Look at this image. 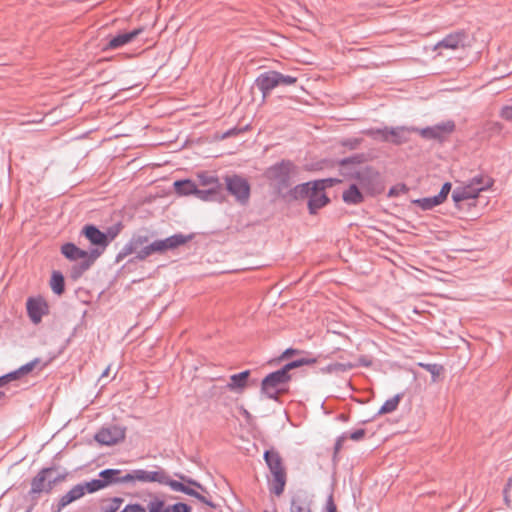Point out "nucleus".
<instances>
[{"label":"nucleus","instance_id":"26","mask_svg":"<svg viewBox=\"0 0 512 512\" xmlns=\"http://www.w3.org/2000/svg\"><path fill=\"white\" fill-rule=\"evenodd\" d=\"M342 199L346 204L358 205L364 201V194L362 189L353 183L343 192Z\"/></svg>","mask_w":512,"mask_h":512},{"label":"nucleus","instance_id":"6","mask_svg":"<svg viewBox=\"0 0 512 512\" xmlns=\"http://www.w3.org/2000/svg\"><path fill=\"white\" fill-rule=\"evenodd\" d=\"M53 468H43L31 481V489L29 494L35 495L40 493H50L54 486L63 481L64 475H57L52 477Z\"/></svg>","mask_w":512,"mask_h":512},{"label":"nucleus","instance_id":"14","mask_svg":"<svg viewBox=\"0 0 512 512\" xmlns=\"http://www.w3.org/2000/svg\"><path fill=\"white\" fill-rule=\"evenodd\" d=\"M455 129V123L451 120L446 122L438 123L434 126L425 127L422 129L418 128V133L426 139L441 140L446 135L452 133Z\"/></svg>","mask_w":512,"mask_h":512},{"label":"nucleus","instance_id":"24","mask_svg":"<svg viewBox=\"0 0 512 512\" xmlns=\"http://www.w3.org/2000/svg\"><path fill=\"white\" fill-rule=\"evenodd\" d=\"M366 157L363 153H357L349 157H345L339 161L340 170L343 175L347 176V172L356 170L362 167L361 164L365 161Z\"/></svg>","mask_w":512,"mask_h":512},{"label":"nucleus","instance_id":"32","mask_svg":"<svg viewBox=\"0 0 512 512\" xmlns=\"http://www.w3.org/2000/svg\"><path fill=\"white\" fill-rule=\"evenodd\" d=\"M50 286L52 291L56 295H62L65 290L64 276L60 271H53L50 280Z\"/></svg>","mask_w":512,"mask_h":512},{"label":"nucleus","instance_id":"18","mask_svg":"<svg viewBox=\"0 0 512 512\" xmlns=\"http://www.w3.org/2000/svg\"><path fill=\"white\" fill-rule=\"evenodd\" d=\"M417 131L418 128L413 126L390 127L388 143L397 146L408 143L410 141L411 134Z\"/></svg>","mask_w":512,"mask_h":512},{"label":"nucleus","instance_id":"58","mask_svg":"<svg viewBox=\"0 0 512 512\" xmlns=\"http://www.w3.org/2000/svg\"><path fill=\"white\" fill-rule=\"evenodd\" d=\"M295 352L296 351L294 349L288 348L283 352L282 358H287L289 355L294 354Z\"/></svg>","mask_w":512,"mask_h":512},{"label":"nucleus","instance_id":"13","mask_svg":"<svg viewBox=\"0 0 512 512\" xmlns=\"http://www.w3.org/2000/svg\"><path fill=\"white\" fill-rule=\"evenodd\" d=\"M333 179H321L317 180V182H322L320 186H317L315 191H312L310 199L308 200V209L310 214H316L317 211L328 204L329 198L325 194V189L327 187H331L333 184Z\"/></svg>","mask_w":512,"mask_h":512},{"label":"nucleus","instance_id":"22","mask_svg":"<svg viewBox=\"0 0 512 512\" xmlns=\"http://www.w3.org/2000/svg\"><path fill=\"white\" fill-rule=\"evenodd\" d=\"M141 32H142V29H134L129 32L119 33L109 40L105 49L113 50V49L123 47L124 45L133 41Z\"/></svg>","mask_w":512,"mask_h":512},{"label":"nucleus","instance_id":"50","mask_svg":"<svg viewBox=\"0 0 512 512\" xmlns=\"http://www.w3.org/2000/svg\"><path fill=\"white\" fill-rule=\"evenodd\" d=\"M191 496L198 499L199 501L205 503L206 505H208L212 508H215V505L210 500H208L205 496H203L201 493H199L195 489H194V495H191Z\"/></svg>","mask_w":512,"mask_h":512},{"label":"nucleus","instance_id":"17","mask_svg":"<svg viewBox=\"0 0 512 512\" xmlns=\"http://www.w3.org/2000/svg\"><path fill=\"white\" fill-rule=\"evenodd\" d=\"M256 87L262 92L265 97L274 88L280 86L278 81V72L271 70L268 72L261 73L255 80Z\"/></svg>","mask_w":512,"mask_h":512},{"label":"nucleus","instance_id":"51","mask_svg":"<svg viewBox=\"0 0 512 512\" xmlns=\"http://www.w3.org/2000/svg\"><path fill=\"white\" fill-rule=\"evenodd\" d=\"M501 116L506 120H512V104L502 108Z\"/></svg>","mask_w":512,"mask_h":512},{"label":"nucleus","instance_id":"29","mask_svg":"<svg viewBox=\"0 0 512 512\" xmlns=\"http://www.w3.org/2000/svg\"><path fill=\"white\" fill-rule=\"evenodd\" d=\"M196 183L190 179L177 180L174 182V189L181 196L194 195L196 191Z\"/></svg>","mask_w":512,"mask_h":512},{"label":"nucleus","instance_id":"21","mask_svg":"<svg viewBox=\"0 0 512 512\" xmlns=\"http://www.w3.org/2000/svg\"><path fill=\"white\" fill-rule=\"evenodd\" d=\"M84 495H85V493H84L82 484L79 483V484L75 485L65 495H63L60 498L56 507H54V506L52 507L53 512H61L62 509H64L67 505L80 499Z\"/></svg>","mask_w":512,"mask_h":512},{"label":"nucleus","instance_id":"19","mask_svg":"<svg viewBox=\"0 0 512 512\" xmlns=\"http://www.w3.org/2000/svg\"><path fill=\"white\" fill-rule=\"evenodd\" d=\"M466 35L464 32H455L447 35L439 41L435 49L457 50L465 46Z\"/></svg>","mask_w":512,"mask_h":512},{"label":"nucleus","instance_id":"49","mask_svg":"<svg viewBox=\"0 0 512 512\" xmlns=\"http://www.w3.org/2000/svg\"><path fill=\"white\" fill-rule=\"evenodd\" d=\"M191 496L198 499L199 501L205 503L206 505H208L212 508H215V505L210 500H208L205 496H203L201 493H199L195 489H194V495H191Z\"/></svg>","mask_w":512,"mask_h":512},{"label":"nucleus","instance_id":"59","mask_svg":"<svg viewBox=\"0 0 512 512\" xmlns=\"http://www.w3.org/2000/svg\"><path fill=\"white\" fill-rule=\"evenodd\" d=\"M203 184H211V183H214L216 182V179L214 177H207L205 179H203Z\"/></svg>","mask_w":512,"mask_h":512},{"label":"nucleus","instance_id":"43","mask_svg":"<svg viewBox=\"0 0 512 512\" xmlns=\"http://www.w3.org/2000/svg\"><path fill=\"white\" fill-rule=\"evenodd\" d=\"M451 188H452V184L450 182H445L443 185H442V188L440 190V192L437 194L438 198L444 202L447 197H448V194L450 193L451 191Z\"/></svg>","mask_w":512,"mask_h":512},{"label":"nucleus","instance_id":"54","mask_svg":"<svg viewBox=\"0 0 512 512\" xmlns=\"http://www.w3.org/2000/svg\"><path fill=\"white\" fill-rule=\"evenodd\" d=\"M326 509H327V512H337V507L334 503L332 495H330L327 499Z\"/></svg>","mask_w":512,"mask_h":512},{"label":"nucleus","instance_id":"56","mask_svg":"<svg viewBox=\"0 0 512 512\" xmlns=\"http://www.w3.org/2000/svg\"><path fill=\"white\" fill-rule=\"evenodd\" d=\"M358 364L363 367H369L372 365V360L368 356H360Z\"/></svg>","mask_w":512,"mask_h":512},{"label":"nucleus","instance_id":"36","mask_svg":"<svg viewBox=\"0 0 512 512\" xmlns=\"http://www.w3.org/2000/svg\"><path fill=\"white\" fill-rule=\"evenodd\" d=\"M41 360L39 358H34L33 360H31L30 362L22 365L21 367L18 368L19 370V374L24 377L26 375H28L29 373H31L39 364H40Z\"/></svg>","mask_w":512,"mask_h":512},{"label":"nucleus","instance_id":"47","mask_svg":"<svg viewBox=\"0 0 512 512\" xmlns=\"http://www.w3.org/2000/svg\"><path fill=\"white\" fill-rule=\"evenodd\" d=\"M118 233H119V228H117V227H110L107 229V232H104V234H106V237L108 238L107 239L108 245L115 239V237L118 235Z\"/></svg>","mask_w":512,"mask_h":512},{"label":"nucleus","instance_id":"30","mask_svg":"<svg viewBox=\"0 0 512 512\" xmlns=\"http://www.w3.org/2000/svg\"><path fill=\"white\" fill-rule=\"evenodd\" d=\"M443 202L437 195L432 197H424L412 200V204L421 208L423 211L432 210L434 207L441 205Z\"/></svg>","mask_w":512,"mask_h":512},{"label":"nucleus","instance_id":"23","mask_svg":"<svg viewBox=\"0 0 512 512\" xmlns=\"http://www.w3.org/2000/svg\"><path fill=\"white\" fill-rule=\"evenodd\" d=\"M312 500L306 492L300 491L292 496L290 512H311Z\"/></svg>","mask_w":512,"mask_h":512},{"label":"nucleus","instance_id":"57","mask_svg":"<svg viewBox=\"0 0 512 512\" xmlns=\"http://www.w3.org/2000/svg\"><path fill=\"white\" fill-rule=\"evenodd\" d=\"M347 437L345 435H342L341 437H339L335 443V452H338L341 450L342 448V445H343V441L346 439Z\"/></svg>","mask_w":512,"mask_h":512},{"label":"nucleus","instance_id":"38","mask_svg":"<svg viewBox=\"0 0 512 512\" xmlns=\"http://www.w3.org/2000/svg\"><path fill=\"white\" fill-rule=\"evenodd\" d=\"M164 512H191V507L185 503H176L167 506Z\"/></svg>","mask_w":512,"mask_h":512},{"label":"nucleus","instance_id":"27","mask_svg":"<svg viewBox=\"0 0 512 512\" xmlns=\"http://www.w3.org/2000/svg\"><path fill=\"white\" fill-rule=\"evenodd\" d=\"M322 182H317V180L312 182H306L300 185L295 186L291 191V196L294 199H304L308 198L310 199V196L312 194V191H315L317 189V186H320Z\"/></svg>","mask_w":512,"mask_h":512},{"label":"nucleus","instance_id":"3","mask_svg":"<svg viewBox=\"0 0 512 512\" xmlns=\"http://www.w3.org/2000/svg\"><path fill=\"white\" fill-rule=\"evenodd\" d=\"M493 184V180L485 175H477L471 178L465 185L456 187L452 192V199L458 209L467 200H475L481 191L487 190Z\"/></svg>","mask_w":512,"mask_h":512},{"label":"nucleus","instance_id":"16","mask_svg":"<svg viewBox=\"0 0 512 512\" xmlns=\"http://www.w3.org/2000/svg\"><path fill=\"white\" fill-rule=\"evenodd\" d=\"M26 308L27 314L31 322L34 324L40 323L43 315H45L48 312V305L41 298H28Z\"/></svg>","mask_w":512,"mask_h":512},{"label":"nucleus","instance_id":"41","mask_svg":"<svg viewBox=\"0 0 512 512\" xmlns=\"http://www.w3.org/2000/svg\"><path fill=\"white\" fill-rule=\"evenodd\" d=\"M361 143H362L361 138H348V139H345L342 141V145L351 150L358 148Z\"/></svg>","mask_w":512,"mask_h":512},{"label":"nucleus","instance_id":"42","mask_svg":"<svg viewBox=\"0 0 512 512\" xmlns=\"http://www.w3.org/2000/svg\"><path fill=\"white\" fill-rule=\"evenodd\" d=\"M122 503H123V499L122 498L115 497L107 505L105 511L106 512H116L120 508Z\"/></svg>","mask_w":512,"mask_h":512},{"label":"nucleus","instance_id":"31","mask_svg":"<svg viewBox=\"0 0 512 512\" xmlns=\"http://www.w3.org/2000/svg\"><path fill=\"white\" fill-rule=\"evenodd\" d=\"M390 127L385 126L383 128H369L362 131L363 134L371 137L376 141L388 142Z\"/></svg>","mask_w":512,"mask_h":512},{"label":"nucleus","instance_id":"39","mask_svg":"<svg viewBox=\"0 0 512 512\" xmlns=\"http://www.w3.org/2000/svg\"><path fill=\"white\" fill-rule=\"evenodd\" d=\"M278 81L280 82V86H291L297 82V77L291 75H283L278 72Z\"/></svg>","mask_w":512,"mask_h":512},{"label":"nucleus","instance_id":"20","mask_svg":"<svg viewBox=\"0 0 512 512\" xmlns=\"http://www.w3.org/2000/svg\"><path fill=\"white\" fill-rule=\"evenodd\" d=\"M192 235H184L182 233H177L171 235L165 239H158L159 244L162 250V253H166L167 251H172L180 246L185 245L188 241L192 239Z\"/></svg>","mask_w":512,"mask_h":512},{"label":"nucleus","instance_id":"5","mask_svg":"<svg viewBox=\"0 0 512 512\" xmlns=\"http://www.w3.org/2000/svg\"><path fill=\"white\" fill-rule=\"evenodd\" d=\"M292 168L293 163L291 161L282 160L266 170V178L272 182L279 193L290 187Z\"/></svg>","mask_w":512,"mask_h":512},{"label":"nucleus","instance_id":"52","mask_svg":"<svg viewBox=\"0 0 512 512\" xmlns=\"http://www.w3.org/2000/svg\"><path fill=\"white\" fill-rule=\"evenodd\" d=\"M405 191H406V187H405V185H397V186L392 187V188L389 190L388 195H389V196H397V195H399L400 193L405 192Z\"/></svg>","mask_w":512,"mask_h":512},{"label":"nucleus","instance_id":"44","mask_svg":"<svg viewBox=\"0 0 512 512\" xmlns=\"http://www.w3.org/2000/svg\"><path fill=\"white\" fill-rule=\"evenodd\" d=\"M213 194H214V191L211 189L202 190V189H198V187H196V191L194 193V195L201 200H208L210 198V196Z\"/></svg>","mask_w":512,"mask_h":512},{"label":"nucleus","instance_id":"46","mask_svg":"<svg viewBox=\"0 0 512 512\" xmlns=\"http://www.w3.org/2000/svg\"><path fill=\"white\" fill-rule=\"evenodd\" d=\"M121 512H146V508L140 504H129Z\"/></svg>","mask_w":512,"mask_h":512},{"label":"nucleus","instance_id":"7","mask_svg":"<svg viewBox=\"0 0 512 512\" xmlns=\"http://www.w3.org/2000/svg\"><path fill=\"white\" fill-rule=\"evenodd\" d=\"M227 191L242 205H245L250 198V185L248 181L239 176L231 175L225 177Z\"/></svg>","mask_w":512,"mask_h":512},{"label":"nucleus","instance_id":"40","mask_svg":"<svg viewBox=\"0 0 512 512\" xmlns=\"http://www.w3.org/2000/svg\"><path fill=\"white\" fill-rule=\"evenodd\" d=\"M353 368V365L350 363H334L329 365L328 369L331 372H345Z\"/></svg>","mask_w":512,"mask_h":512},{"label":"nucleus","instance_id":"2","mask_svg":"<svg viewBox=\"0 0 512 512\" xmlns=\"http://www.w3.org/2000/svg\"><path fill=\"white\" fill-rule=\"evenodd\" d=\"M60 250L66 259L74 262L70 269V277L73 280L79 279L97 260L96 250H84L72 242L64 243Z\"/></svg>","mask_w":512,"mask_h":512},{"label":"nucleus","instance_id":"8","mask_svg":"<svg viewBox=\"0 0 512 512\" xmlns=\"http://www.w3.org/2000/svg\"><path fill=\"white\" fill-rule=\"evenodd\" d=\"M150 242V236L147 233H136L121 248L116 256V262H121L130 254H135L134 259L139 261L140 251L145 249Z\"/></svg>","mask_w":512,"mask_h":512},{"label":"nucleus","instance_id":"28","mask_svg":"<svg viewBox=\"0 0 512 512\" xmlns=\"http://www.w3.org/2000/svg\"><path fill=\"white\" fill-rule=\"evenodd\" d=\"M249 376H250L249 370H245L240 373L233 374L230 376V382L227 384V387L231 391H241L247 386Z\"/></svg>","mask_w":512,"mask_h":512},{"label":"nucleus","instance_id":"53","mask_svg":"<svg viewBox=\"0 0 512 512\" xmlns=\"http://www.w3.org/2000/svg\"><path fill=\"white\" fill-rule=\"evenodd\" d=\"M365 435V430L364 429H357L355 431H353L349 437L350 439L354 440V441H359L361 440Z\"/></svg>","mask_w":512,"mask_h":512},{"label":"nucleus","instance_id":"4","mask_svg":"<svg viewBox=\"0 0 512 512\" xmlns=\"http://www.w3.org/2000/svg\"><path fill=\"white\" fill-rule=\"evenodd\" d=\"M263 457L273 476L270 483V491L279 496L283 493L286 484V471L283 460L274 449L266 450Z\"/></svg>","mask_w":512,"mask_h":512},{"label":"nucleus","instance_id":"63","mask_svg":"<svg viewBox=\"0 0 512 512\" xmlns=\"http://www.w3.org/2000/svg\"><path fill=\"white\" fill-rule=\"evenodd\" d=\"M26 512H30V511L28 510V511H26Z\"/></svg>","mask_w":512,"mask_h":512},{"label":"nucleus","instance_id":"61","mask_svg":"<svg viewBox=\"0 0 512 512\" xmlns=\"http://www.w3.org/2000/svg\"><path fill=\"white\" fill-rule=\"evenodd\" d=\"M109 371H110V367H107V368L102 372V374H101V376H100V379H99V380H101L102 378H104V377L108 376Z\"/></svg>","mask_w":512,"mask_h":512},{"label":"nucleus","instance_id":"25","mask_svg":"<svg viewBox=\"0 0 512 512\" xmlns=\"http://www.w3.org/2000/svg\"><path fill=\"white\" fill-rule=\"evenodd\" d=\"M99 477L102 478L105 487L111 484L129 483V480L125 479L126 474H122L119 469H104L100 471Z\"/></svg>","mask_w":512,"mask_h":512},{"label":"nucleus","instance_id":"12","mask_svg":"<svg viewBox=\"0 0 512 512\" xmlns=\"http://www.w3.org/2000/svg\"><path fill=\"white\" fill-rule=\"evenodd\" d=\"M126 429L120 425H108L101 428L95 435V440L102 445H115L125 438Z\"/></svg>","mask_w":512,"mask_h":512},{"label":"nucleus","instance_id":"15","mask_svg":"<svg viewBox=\"0 0 512 512\" xmlns=\"http://www.w3.org/2000/svg\"><path fill=\"white\" fill-rule=\"evenodd\" d=\"M176 476L179 477L183 482L170 479V477L166 473V482H162L161 484L168 485L173 491L182 492L186 495H194V489L185 485V483L192 485L200 489L201 491H206L205 488L199 482L181 474H176Z\"/></svg>","mask_w":512,"mask_h":512},{"label":"nucleus","instance_id":"45","mask_svg":"<svg viewBox=\"0 0 512 512\" xmlns=\"http://www.w3.org/2000/svg\"><path fill=\"white\" fill-rule=\"evenodd\" d=\"M422 367H424L428 372L432 374V376L435 378L439 376L441 367L437 364H420Z\"/></svg>","mask_w":512,"mask_h":512},{"label":"nucleus","instance_id":"9","mask_svg":"<svg viewBox=\"0 0 512 512\" xmlns=\"http://www.w3.org/2000/svg\"><path fill=\"white\" fill-rule=\"evenodd\" d=\"M347 176L355 178L358 183L357 185L363 191L373 194L375 193L374 185L378 179L377 172L371 167H360L351 172H347Z\"/></svg>","mask_w":512,"mask_h":512},{"label":"nucleus","instance_id":"10","mask_svg":"<svg viewBox=\"0 0 512 512\" xmlns=\"http://www.w3.org/2000/svg\"><path fill=\"white\" fill-rule=\"evenodd\" d=\"M81 235H83L89 243L93 246L90 250L97 251V259L103 254L107 244V237L103 231H101L98 227L93 224L85 225L81 230Z\"/></svg>","mask_w":512,"mask_h":512},{"label":"nucleus","instance_id":"11","mask_svg":"<svg viewBox=\"0 0 512 512\" xmlns=\"http://www.w3.org/2000/svg\"><path fill=\"white\" fill-rule=\"evenodd\" d=\"M126 480H129V483L134 484L135 482L141 483H152L156 482L161 484L162 482H166V472L162 468H158L154 471H148L144 469H135L126 473Z\"/></svg>","mask_w":512,"mask_h":512},{"label":"nucleus","instance_id":"55","mask_svg":"<svg viewBox=\"0 0 512 512\" xmlns=\"http://www.w3.org/2000/svg\"><path fill=\"white\" fill-rule=\"evenodd\" d=\"M5 377L6 379L10 382V381H14V380H18L20 378H22V376L19 374V370L16 369L12 372H9L7 374H5Z\"/></svg>","mask_w":512,"mask_h":512},{"label":"nucleus","instance_id":"1","mask_svg":"<svg viewBox=\"0 0 512 512\" xmlns=\"http://www.w3.org/2000/svg\"><path fill=\"white\" fill-rule=\"evenodd\" d=\"M315 362V359L300 358L286 363L282 368L269 373L261 382V393L267 398L278 400L279 395L286 392L291 380L290 371Z\"/></svg>","mask_w":512,"mask_h":512},{"label":"nucleus","instance_id":"37","mask_svg":"<svg viewBox=\"0 0 512 512\" xmlns=\"http://www.w3.org/2000/svg\"><path fill=\"white\" fill-rule=\"evenodd\" d=\"M165 508L164 501L159 498H154L147 506L149 512H164Z\"/></svg>","mask_w":512,"mask_h":512},{"label":"nucleus","instance_id":"60","mask_svg":"<svg viewBox=\"0 0 512 512\" xmlns=\"http://www.w3.org/2000/svg\"><path fill=\"white\" fill-rule=\"evenodd\" d=\"M7 383H9V381L6 379L5 375L1 376L0 377V387L6 385Z\"/></svg>","mask_w":512,"mask_h":512},{"label":"nucleus","instance_id":"48","mask_svg":"<svg viewBox=\"0 0 512 512\" xmlns=\"http://www.w3.org/2000/svg\"><path fill=\"white\" fill-rule=\"evenodd\" d=\"M191 496L198 499L199 501L205 503L206 505H208L212 508H215V505L210 500H208L205 496H203L201 493H199L195 489H194V495H191Z\"/></svg>","mask_w":512,"mask_h":512},{"label":"nucleus","instance_id":"34","mask_svg":"<svg viewBox=\"0 0 512 512\" xmlns=\"http://www.w3.org/2000/svg\"><path fill=\"white\" fill-rule=\"evenodd\" d=\"M401 394H397L390 399H387L378 411V414H387L395 411L401 400Z\"/></svg>","mask_w":512,"mask_h":512},{"label":"nucleus","instance_id":"62","mask_svg":"<svg viewBox=\"0 0 512 512\" xmlns=\"http://www.w3.org/2000/svg\"><path fill=\"white\" fill-rule=\"evenodd\" d=\"M4 397V392L0 391V399Z\"/></svg>","mask_w":512,"mask_h":512},{"label":"nucleus","instance_id":"35","mask_svg":"<svg viewBox=\"0 0 512 512\" xmlns=\"http://www.w3.org/2000/svg\"><path fill=\"white\" fill-rule=\"evenodd\" d=\"M81 484H82V487L84 489V493H86V492L94 493V492H97V491L105 488V485L103 483L102 478H100V479H93L91 481H88V482H85V483H81Z\"/></svg>","mask_w":512,"mask_h":512},{"label":"nucleus","instance_id":"33","mask_svg":"<svg viewBox=\"0 0 512 512\" xmlns=\"http://www.w3.org/2000/svg\"><path fill=\"white\" fill-rule=\"evenodd\" d=\"M159 246L160 244L158 239L150 241L149 244L145 246V249L140 251L139 261H143L153 254H163L161 247Z\"/></svg>","mask_w":512,"mask_h":512}]
</instances>
